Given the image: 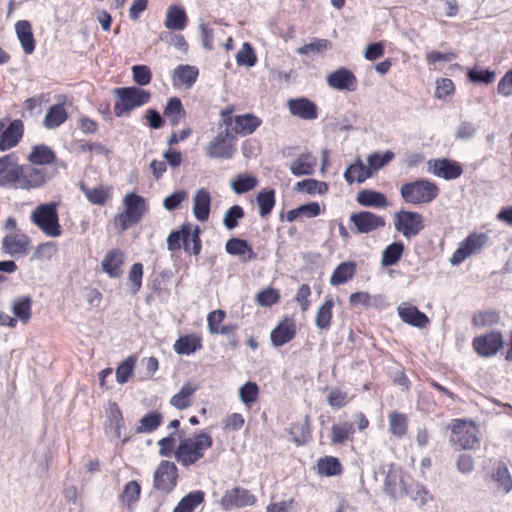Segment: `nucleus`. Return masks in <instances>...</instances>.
I'll list each match as a JSON object with an SVG mask.
<instances>
[{"label": "nucleus", "instance_id": "2f4dec72", "mask_svg": "<svg viewBox=\"0 0 512 512\" xmlns=\"http://www.w3.org/2000/svg\"><path fill=\"white\" fill-rule=\"evenodd\" d=\"M261 125V120L253 114L237 115L234 117L232 131L236 134H252Z\"/></svg>", "mask_w": 512, "mask_h": 512}, {"label": "nucleus", "instance_id": "cd10ccee", "mask_svg": "<svg viewBox=\"0 0 512 512\" xmlns=\"http://www.w3.org/2000/svg\"><path fill=\"white\" fill-rule=\"evenodd\" d=\"M15 31L23 51L26 54L33 53L35 50V39L30 22L27 20L18 21L15 24Z\"/></svg>", "mask_w": 512, "mask_h": 512}, {"label": "nucleus", "instance_id": "dca6fc26", "mask_svg": "<svg viewBox=\"0 0 512 512\" xmlns=\"http://www.w3.org/2000/svg\"><path fill=\"white\" fill-rule=\"evenodd\" d=\"M327 84L337 90H346L353 92L357 89V78L347 68L341 67L330 73L327 78Z\"/></svg>", "mask_w": 512, "mask_h": 512}, {"label": "nucleus", "instance_id": "6e6d98bb", "mask_svg": "<svg viewBox=\"0 0 512 512\" xmlns=\"http://www.w3.org/2000/svg\"><path fill=\"white\" fill-rule=\"evenodd\" d=\"M496 73L490 69L471 68L467 71L468 79L475 84H490L495 80Z\"/></svg>", "mask_w": 512, "mask_h": 512}, {"label": "nucleus", "instance_id": "8fccbe9b", "mask_svg": "<svg viewBox=\"0 0 512 512\" xmlns=\"http://www.w3.org/2000/svg\"><path fill=\"white\" fill-rule=\"evenodd\" d=\"M389 431L398 438H402L407 433L408 421L403 413L392 412L388 416Z\"/></svg>", "mask_w": 512, "mask_h": 512}, {"label": "nucleus", "instance_id": "a878e982", "mask_svg": "<svg viewBox=\"0 0 512 512\" xmlns=\"http://www.w3.org/2000/svg\"><path fill=\"white\" fill-rule=\"evenodd\" d=\"M296 335V327L292 321L279 323L270 334L271 342L274 346L280 347L290 342Z\"/></svg>", "mask_w": 512, "mask_h": 512}, {"label": "nucleus", "instance_id": "5fc2aeb1", "mask_svg": "<svg viewBox=\"0 0 512 512\" xmlns=\"http://www.w3.org/2000/svg\"><path fill=\"white\" fill-rule=\"evenodd\" d=\"M81 191L85 194L87 199L95 205H104L109 198L108 190L102 186L95 188H88L83 184L80 185Z\"/></svg>", "mask_w": 512, "mask_h": 512}, {"label": "nucleus", "instance_id": "4d7b16f0", "mask_svg": "<svg viewBox=\"0 0 512 512\" xmlns=\"http://www.w3.org/2000/svg\"><path fill=\"white\" fill-rule=\"evenodd\" d=\"M403 482L396 472H389L385 478L384 490L391 497L395 498L403 491Z\"/></svg>", "mask_w": 512, "mask_h": 512}, {"label": "nucleus", "instance_id": "13d9d810", "mask_svg": "<svg viewBox=\"0 0 512 512\" xmlns=\"http://www.w3.org/2000/svg\"><path fill=\"white\" fill-rule=\"evenodd\" d=\"M258 394L259 387L255 382L248 381L239 388V398L246 406L256 402Z\"/></svg>", "mask_w": 512, "mask_h": 512}, {"label": "nucleus", "instance_id": "37998d69", "mask_svg": "<svg viewBox=\"0 0 512 512\" xmlns=\"http://www.w3.org/2000/svg\"><path fill=\"white\" fill-rule=\"evenodd\" d=\"M256 202L259 207V215L262 218L267 217L272 212L276 203L275 191L273 189L259 191L256 195Z\"/></svg>", "mask_w": 512, "mask_h": 512}, {"label": "nucleus", "instance_id": "5701e85b", "mask_svg": "<svg viewBox=\"0 0 512 512\" xmlns=\"http://www.w3.org/2000/svg\"><path fill=\"white\" fill-rule=\"evenodd\" d=\"M211 195L204 189L200 188L193 197V214L194 217L201 221H207L210 215Z\"/></svg>", "mask_w": 512, "mask_h": 512}, {"label": "nucleus", "instance_id": "f704fd0d", "mask_svg": "<svg viewBox=\"0 0 512 512\" xmlns=\"http://www.w3.org/2000/svg\"><path fill=\"white\" fill-rule=\"evenodd\" d=\"M163 114L168 118L172 126H177L186 116V111L178 97L168 99Z\"/></svg>", "mask_w": 512, "mask_h": 512}, {"label": "nucleus", "instance_id": "e2e57ef3", "mask_svg": "<svg viewBox=\"0 0 512 512\" xmlns=\"http://www.w3.org/2000/svg\"><path fill=\"white\" fill-rule=\"evenodd\" d=\"M108 419L110 422V428L114 430V434L117 438L121 437V427L123 425L124 419L122 416V412L120 411L118 405L113 403L110 405L108 412Z\"/></svg>", "mask_w": 512, "mask_h": 512}, {"label": "nucleus", "instance_id": "a19ab883", "mask_svg": "<svg viewBox=\"0 0 512 512\" xmlns=\"http://www.w3.org/2000/svg\"><path fill=\"white\" fill-rule=\"evenodd\" d=\"M258 185V179L251 174H238L230 181V187L236 194H244Z\"/></svg>", "mask_w": 512, "mask_h": 512}, {"label": "nucleus", "instance_id": "f03ea898", "mask_svg": "<svg viewBox=\"0 0 512 512\" xmlns=\"http://www.w3.org/2000/svg\"><path fill=\"white\" fill-rule=\"evenodd\" d=\"M400 195L405 203L411 205L428 204L439 195L438 186L424 178L406 182L400 187Z\"/></svg>", "mask_w": 512, "mask_h": 512}, {"label": "nucleus", "instance_id": "39448f33", "mask_svg": "<svg viewBox=\"0 0 512 512\" xmlns=\"http://www.w3.org/2000/svg\"><path fill=\"white\" fill-rule=\"evenodd\" d=\"M114 94L118 97L114 105V114L117 117L148 103L151 97L149 91L136 86L116 88Z\"/></svg>", "mask_w": 512, "mask_h": 512}, {"label": "nucleus", "instance_id": "49530a36", "mask_svg": "<svg viewBox=\"0 0 512 512\" xmlns=\"http://www.w3.org/2000/svg\"><path fill=\"white\" fill-rule=\"evenodd\" d=\"M354 433V426L350 422H342L334 424L331 427V444L339 445L349 440L350 436Z\"/></svg>", "mask_w": 512, "mask_h": 512}, {"label": "nucleus", "instance_id": "ddd939ff", "mask_svg": "<svg viewBox=\"0 0 512 512\" xmlns=\"http://www.w3.org/2000/svg\"><path fill=\"white\" fill-rule=\"evenodd\" d=\"M503 337L500 332L492 331L485 335L475 337L473 347L483 357L494 356L503 346Z\"/></svg>", "mask_w": 512, "mask_h": 512}, {"label": "nucleus", "instance_id": "a211bd4d", "mask_svg": "<svg viewBox=\"0 0 512 512\" xmlns=\"http://www.w3.org/2000/svg\"><path fill=\"white\" fill-rule=\"evenodd\" d=\"M397 313L399 318L406 324L422 329L429 324L427 315L421 312L416 306L403 302L398 305Z\"/></svg>", "mask_w": 512, "mask_h": 512}, {"label": "nucleus", "instance_id": "bf43d9fd", "mask_svg": "<svg viewBox=\"0 0 512 512\" xmlns=\"http://www.w3.org/2000/svg\"><path fill=\"white\" fill-rule=\"evenodd\" d=\"M245 213L241 206L233 205L224 214L223 225L227 230H233L238 226V221L244 217Z\"/></svg>", "mask_w": 512, "mask_h": 512}, {"label": "nucleus", "instance_id": "f8f14e48", "mask_svg": "<svg viewBox=\"0 0 512 512\" xmlns=\"http://www.w3.org/2000/svg\"><path fill=\"white\" fill-rule=\"evenodd\" d=\"M350 221L354 224L357 233L360 234H368L379 228H383L386 224L382 216L376 215L370 211L352 213Z\"/></svg>", "mask_w": 512, "mask_h": 512}, {"label": "nucleus", "instance_id": "09e8293b", "mask_svg": "<svg viewBox=\"0 0 512 512\" xmlns=\"http://www.w3.org/2000/svg\"><path fill=\"white\" fill-rule=\"evenodd\" d=\"M317 471L320 475L335 476L341 473L342 467L340 461L333 456H325L317 462Z\"/></svg>", "mask_w": 512, "mask_h": 512}, {"label": "nucleus", "instance_id": "393cba45", "mask_svg": "<svg viewBox=\"0 0 512 512\" xmlns=\"http://www.w3.org/2000/svg\"><path fill=\"white\" fill-rule=\"evenodd\" d=\"M124 253L118 249L109 251L101 262L102 269L110 278H118L122 274Z\"/></svg>", "mask_w": 512, "mask_h": 512}, {"label": "nucleus", "instance_id": "0e129e2a", "mask_svg": "<svg viewBox=\"0 0 512 512\" xmlns=\"http://www.w3.org/2000/svg\"><path fill=\"white\" fill-rule=\"evenodd\" d=\"M141 492V487L138 482L132 480L129 481L120 494V499L126 502L128 505L138 501Z\"/></svg>", "mask_w": 512, "mask_h": 512}, {"label": "nucleus", "instance_id": "864d4df0", "mask_svg": "<svg viewBox=\"0 0 512 512\" xmlns=\"http://www.w3.org/2000/svg\"><path fill=\"white\" fill-rule=\"evenodd\" d=\"M31 303L32 299L29 296H24L16 299L12 303V312L23 322H27L31 318Z\"/></svg>", "mask_w": 512, "mask_h": 512}, {"label": "nucleus", "instance_id": "7c9ffc66", "mask_svg": "<svg viewBox=\"0 0 512 512\" xmlns=\"http://www.w3.org/2000/svg\"><path fill=\"white\" fill-rule=\"evenodd\" d=\"M343 176L348 184H353L354 182L363 183L372 175L368 167L363 164L361 159L357 158L354 163L350 164L346 168Z\"/></svg>", "mask_w": 512, "mask_h": 512}, {"label": "nucleus", "instance_id": "680f3d73", "mask_svg": "<svg viewBox=\"0 0 512 512\" xmlns=\"http://www.w3.org/2000/svg\"><path fill=\"white\" fill-rule=\"evenodd\" d=\"M280 300V294L277 289L267 288L256 294L255 301L259 306L270 307Z\"/></svg>", "mask_w": 512, "mask_h": 512}, {"label": "nucleus", "instance_id": "79ce46f5", "mask_svg": "<svg viewBox=\"0 0 512 512\" xmlns=\"http://www.w3.org/2000/svg\"><path fill=\"white\" fill-rule=\"evenodd\" d=\"M405 246L401 241H395L389 244L382 251L381 265L390 267L395 265L402 257Z\"/></svg>", "mask_w": 512, "mask_h": 512}, {"label": "nucleus", "instance_id": "412c9836", "mask_svg": "<svg viewBox=\"0 0 512 512\" xmlns=\"http://www.w3.org/2000/svg\"><path fill=\"white\" fill-rule=\"evenodd\" d=\"M23 133L24 125L19 119L11 121L7 127L4 126L0 139V151H7L15 147L21 140Z\"/></svg>", "mask_w": 512, "mask_h": 512}, {"label": "nucleus", "instance_id": "20e7f679", "mask_svg": "<svg viewBox=\"0 0 512 512\" xmlns=\"http://www.w3.org/2000/svg\"><path fill=\"white\" fill-rule=\"evenodd\" d=\"M31 221L45 235L58 237L62 233L57 212V203L49 202L38 205L31 213Z\"/></svg>", "mask_w": 512, "mask_h": 512}, {"label": "nucleus", "instance_id": "4be33fe9", "mask_svg": "<svg viewBox=\"0 0 512 512\" xmlns=\"http://www.w3.org/2000/svg\"><path fill=\"white\" fill-rule=\"evenodd\" d=\"M225 250L229 255L243 257L242 261H252L257 258L249 242L242 238L232 237L225 244Z\"/></svg>", "mask_w": 512, "mask_h": 512}, {"label": "nucleus", "instance_id": "4c0bfd02", "mask_svg": "<svg viewBox=\"0 0 512 512\" xmlns=\"http://www.w3.org/2000/svg\"><path fill=\"white\" fill-rule=\"evenodd\" d=\"M68 118V114L63 104L51 106L45 115L43 124L48 129H54L63 124Z\"/></svg>", "mask_w": 512, "mask_h": 512}, {"label": "nucleus", "instance_id": "603ef678", "mask_svg": "<svg viewBox=\"0 0 512 512\" xmlns=\"http://www.w3.org/2000/svg\"><path fill=\"white\" fill-rule=\"evenodd\" d=\"M293 441L296 445L304 444L311 435V422L308 415L305 416L303 422L296 423L291 428Z\"/></svg>", "mask_w": 512, "mask_h": 512}, {"label": "nucleus", "instance_id": "72a5a7b5", "mask_svg": "<svg viewBox=\"0 0 512 512\" xmlns=\"http://www.w3.org/2000/svg\"><path fill=\"white\" fill-rule=\"evenodd\" d=\"M357 202L365 207L385 208L388 206V200L383 193L369 189L361 190L357 194Z\"/></svg>", "mask_w": 512, "mask_h": 512}, {"label": "nucleus", "instance_id": "f3484780", "mask_svg": "<svg viewBox=\"0 0 512 512\" xmlns=\"http://www.w3.org/2000/svg\"><path fill=\"white\" fill-rule=\"evenodd\" d=\"M19 164L14 154L0 157V187L14 189Z\"/></svg>", "mask_w": 512, "mask_h": 512}, {"label": "nucleus", "instance_id": "9b49d317", "mask_svg": "<svg viewBox=\"0 0 512 512\" xmlns=\"http://www.w3.org/2000/svg\"><path fill=\"white\" fill-rule=\"evenodd\" d=\"M488 237L484 233L471 234L464 241H462L456 251L453 253L450 263L452 265H458L462 263L466 258L476 253L487 243Z\"/></svg>", "mask_w": 512, "mask_h": 512}, {"label": "nucleus", "instance_id": "0eeeda50", "mask_svg": "<svg viewBox=\"0 0 512 512\" xmlns=\"http://www.w3.org/2000/svg\"><path fill=\"white\" fill-rule=\"evenodd\" d=\"M49 177L47 170L32 164H19L14 189L32 190L46 184Z\"/></svg>", "mask_w": 512, "mask_h": 512}, {"label": "nucleus", "instance_id": "c756f323", "mask_svg": "<svg viewBox=\"0 0 512 512\" xmlns=\"http://www.w3.org/2000/svg\"><path fill=\"white\" fill-rule=\"evenodd\" d=\"M317 164V159L307 153L301 154L290 164V171L294 176L312 175Z\"/></svg>", "mask_w": 512, "mask_h": 512}, {"label": "nucleus", "instance_id": "a18cd8bd", "mask_svg": "<svg viewBox=\"0 0 512 512\" xmlns=\"http://www.w3.org/2000/svg\"><path fill=\"white\" fill-rule=\"evenodd\" d=\"M492 479L497 483L498 489L507 494L512 490V478L507 466L499 463L492 474Z\"/></svg>", "mask_w": 512, "mask_h": 512}, {"label": "nucleus", "instance_id": "423d86ee", "mask_svg": "<svg viewBox=\"0 0 512 512\" xmlns=\"http://www.w3.org/2000/svg\"><path fill=\"white\" fill-rule=\"evenodd\" d=\"M448 428L451 430L450 441L459 449L472 450L480 446L479 430L473 423L453 419Z\"/></svg>", "mask_w": 512, "mask_h": 512}, {"label": "nucleus", "instance_id": "9d476101", "mask_svg": "<svg viewBox=\"0 0 512 512\" xmlns=\"http://www.w3.org/2000/svg\"><path fill=\"white\" fill-rule=\"evenodd\" d=\"M178 469L170 461L163 460L154 473V487L162 492L169 493L177 485Z\"/></svg>", "mask_w": 512, "mask_h": 512}, {"label": "nucleus", "instance_id": "338daca9", "mask_svg": "<svg viewBox=\"0 0 512 512\" xmlns=\"http://www.w3.org/2000/svg\"><path fill=\"white\" fill-rule=\"evenodd\" d=\"M135 360L133 357H128L124 360L116 370V379L120 384H124L128 381L133 373Z\"/></svg>", "mask_w": 512, "mask_h": 512}, {"label": "nucleus", "instance_id": "774afa93", "mask_svg": "<svg viewBox=\"0 0 512 512\" xmlns=\"http://www.w3.org/2000/svg\"><path fill=\"white\" fill-rule=\"evenodd\" d=\"M455 466L459 473L464 475L471 474L475 469L474 458L469 454L462 453L458 455Z\"/></svg>", "mask_w": 512, "mask_h": 512}, {"label": "nucleus", "instance_id": "c03bdc74", "mask_svg": "<svg viewBox=\"0 0 512 512\" xmlns=\"http://www.w3.org/2000/svg\"><path fill=\"white\" fill-rule=\"evenodd\" d=\"M334 302L331 298H326L325 302L318 308L315 317V325L320 330H328L332 320V308Z\"/></svg>", "mask_w": 512, "mask_h": 512}, {"label": "nucleus", "instance_id": "de8ad7c7", "mask_svg": "<svg viewBox=\"0 0 512 512\" xmlns=\"http://www.w3.org/2000/svg\"><path fill=\"white\" fill-rule=\"evenodd\" d=\"M162 414L153 411L145 414L139 421V425L136 427V433H152L162 423Z\"/></svg>", "mask_w": 512, "mask_h": 512}, {"label": "nucleus", "instance_id": "2eb2a0df", "mask_svg": "<svg viewBox=\"0 0 512 512\" xmlns=\"http://www.w3.org/2000/svg\"><path fill=\"white\" fill-rule=\"evenodd\" d=\"M256 502V497L249 490L235 487L226 491L221 498V505L225 510L232 507L242 508L252 506Z\"/></svg>", "mask_w": 512, "mask_h": 512}, {"label": "nucleus", "instance_id": "69168bd1", "mask_svg": "<svg viewBox=\"0 0 512 512\" xmlns=\"http://www.w3.org/2000/svg\"><path fill=\"white\" fill-rule=\"evenodd\" d=\"M348 402V394L338 388L331 389L327 395V403L334 409H340Z\"/></svg>", "mask_w": 512, "mask_h": 512}, {"label": "nucleus", "instance_id": "052dcab7", "mask_svg": "<svg viewBox=\"0 0 512 512\" xmlns=\"http://www.w3.org/2000/svg\"><path fill=\"white\" fill-rule=\"evenodd\" d=\"M237 64L240 66L252 67L256 64L257 58L252 46L245 42L236 55Z\"/></svg>", "mask_w": 512, "mask_h": 512}, {"label": "nucleus", "instance_id": "b1692460", "mask_svg": "<svg viewBox=\"0 0 512 512\" xmlns=\"http://www.w3.org/2000/svg\"><path fill=\"white\" fill-rule=\"evenodd\" d=\"M198 74L199 70L195 66L188 64L178 65L173 71V84L174 86H183L189 89L196 82Z\"/></svg>", "mask_w": 512, "mask_h": 512}, {"label": "nucleus", "instance_id": "ea45409f", "mask_svg": "<svg viewBox=\"0 0 512 512\" xmlns=\"http://www.w3.org/2000/svg\"><path fill=\"white\" fill-rule=\"evenodd\" d=\"M197 388L190 382H186L181 387L180 391L170 399V404L178 410H184L191 405V397L196 392Z\"/></svg>", "mask_w": 512, "mask_h": 512}, {"label": "nucleus", "instance_id": "4468645a", "mask_svg": "<svg viewBox=\"0 0 512 512\" xmlns=\"http://www.w3.org/2000/svg\"><path fill=\"white\" fill-rule=\"evenodd\" d=\"M429 171L435 176L445 180H453L461 176L463 169L461 165L447 158H437L428 161Z\"/></svg>", "mask_w": 512, "mask_h": 512}, {"label": "nucleus", "instance_id": "7ed1b4c3", "mask_svg": "<svg viewBox=\"0 0 512 512\" xmlns=\"http://www.w3.org/2000/svg\"><path fill=\"white\" fill-rule=\"evenodd\" d=\"M125 210L115 216L114 222L125 231L132 225L138 224L147 211V202L143 196L135 193H128L123 199Z\"/></svg>", "mask_w": 512, "mask_h": 512}, {"label": "nucleus", "instance_id": "c9c22d12", "mask_svg": "<svg viewBox=\"0 0 512 512\" xmlns=\"http://www.w3.org/2000/svg\"><path fill=\"white\" fill-rule=\"evenodd\" d=\"M204 498L205 493L202 490L191 491L179 501L173 512H193L204 502Z\"/></svg>", "mask_w": 512, "mask_h": 512}, {"label": "nucleus", "instance_id": "6e6552de", "mask_svg": "<svg viewBox=\"0 0 512 512\" xmlns=\"http://www.w3.org/2000/svg\"><path fill=\"white\" fill-rule=\"evenodd\" d=\"M394 227L407 239L417 236L425 227L423 216L414 211L400 210L394 214Z\"/></svg>", "mask_w": 512, "mask_h": 512}, {"label": "nucleus", "instance_id": "f257e3e1", "mask_svg": "<svg viewBox=\"0 0 512 512\" xmlns=\"http://www.w3.org/2000/svg\"><path fill=\"white\" fill-rule=\"evenodd\" d=\"M212 445L211 435L202 431L194 437L182 439L175 449L174 457L183 467H189L203 458L205 451Z\"/></svg>", "mask_w": 512, "mask_h": 512}, {"label": "nucleus", "instance_id": "3c124183", "mask_svg": "<svg viewBox=\"0 0 512 512\" xmlns=\"http://www.w3.org/2000/svg\"><path fill=\"white\" fill-rule=\"evenodd\" d=\"M394 156V153L390 150L384 153L376 152L368 155L366 159L367 167L370 170L371 175L387 165L394 158Z\"/></svg>", "mask_w": 512, "mask_h": 512}, {"label": "nucleus", "instance_id": "1a4fd4ad", "mask_svg": "<svg viewBox=\"0 0 512 512\" xmlns=\"http://www.w3.org/2000/svg\"><path fill=\"white\" fill-rule=\"evenodd\" d=\"M235 152V138L230 129L219 132L205 149L206 156L211 159H231Z\"/></svg>", "mask_w": 512, "mask_h": 512}, {"label": "nucleus", "instance_id": "473e14b6", "mask_svg": "<svg viewBox=\"0 0 512 512\" xmlns=\"http://www.w3.org/2000/svg\"><path fill=\"white\" fill-rule=\"evenodd\" d=\"M174 351L180 355H190L202 348L201 338L196 335L180 336L173 345Z\"/></svg>", "mask_w": 512, "mask_h": 512}, {"label": "nucleus", "instance_id": "c85d7f7f", "mask_svg": "<svg viewBox=\"0 0 512 512\" xmlns=\"http://www.w3.org/2000/svg\"><path fill=\"white\" fill-rule=\"evenodd\" d=\"M56 155L54 151L45 144H40L32 147V151L27 156L30 164L36 166H43L51 164L55 161Z\"/></svg>", "mask_w": 512, "mask_h": 512}, {"label": "nucleus", "instance_id": "6ab92c4d", "mask_svg": "<svg viewBox=\"0 0 512 512\" xmlns=\"http://www.w3.org/2000/svg\"><path fill=\"white\" fill-rule=\"evenodd\" d=\"M288 109L293 116L303 120H314L318 117L317 105L306 97L289 99Z\"/></svg>", "mask_w": 512, "mask_h": 512}, {"label": "nucleus", "instance_id": "e433bc0d", "mask_svg": "<svg viewBox=\"0 0 512 512\" xmlns=\"http://www.w3.org/2000/svg\"><path fill=\"white\" fill-rule=\"evenodd\" d=\"M187 24V15L183 8L170 6L165 19V26L171 30H183Z\"/></svg>", "mask_w": 512, "mask_h": 512}, {"label": "nucleus", "instance_id": "58836bf2", "mask_svg": "<svg viewBox=\"0 0 512 512\" xmlns=\"http://www.w3.org/2000/svg\"><path fill=\"white\" fill-rule=\"evenodd\" d=\"M356 270L354 262H342L333 271L330 277V284L338 286L352 279Z\"/></svg>", "mask_w": 512, "mask_h": 512}, {"label": "nucleus", "instance_id": "aec40b11", "mask_svg": "<svg viewBox=\"0 0 512 512\" xmlns=\"http://www.w3.org/2000/svg\"><path fill=\"white\" fill-rule=\"evenodd\" d=\"M31 240L25 234H8L2 240V249L11 256L25 255L30 246Z\"/></svg>", "mask_w": 512, "mask_h": 512}, {"label": "nucleus", "instance_id": "bb28decb", "mask_svg": "<svg viewBox=\"0 0 512 512\" xmlns=\"http://www.w3.org/2000/svg\"><path fill=\"white\" fill-rule=\"evenodd\" d=\"M190 224L184 223L179 230L172 231L167 237V248L174 252L181 248V243L186 252H189Z\"/></svg>", "mask_w": 512, "mask_h": 512}]
</instances>
